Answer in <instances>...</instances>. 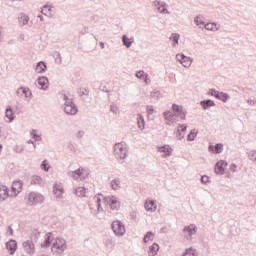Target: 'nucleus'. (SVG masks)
I'll return each instance as SVG.
<instances>
[{
	"instance_id": "nucleus-1",
	"label": "nucleus",
	"mask_w": 256,
	"mask_h": 256,
	"mask_svg": "<svg viewBox=\"0 0 256 256\" xmlns=\"http://www.w3.org/2000/svg\"><path fill=\"white\" fill-rule=\"evenodd\" d=\"M93 201L97 206L98 213L103 211V207L101 206V201L108 205L112 211H119V207H121V203L117 200L115 196H103V194H98L94 196Z\"/></svg>"
},
{
	"instance_id": "nucleus-2",
	"label": "nucleus",
	"mask_w": 256,
	"mask_h": 256,
	"mask_svg": "<svg viewBox=\"0 0 256 256\" xmlns=\"http://www.w3.org/2000/svg\"><path fill=\"white\" fill-rule=\"evenodd\" d=\"M25 199H26L27 205H29L30 207L45 203V196L35 191L29 192L28 194H26Z\"/></svg>"
},
{
	"instance_id": "nucleus-3",
	"label": "nucleus",
	"mask_w": 256,
	"mask_h": 256,
	"mask_svg": "<svg viewBox=\"0 0 256 256\" xmlns=\"http://www.w3.org/2000/svg\"><path fill=\"white\" fill-rule=\"evenodd\" d=\"M62 101H64V113L66 115H77L78 109L72 98H69L67 94H62Z\"/></svg>"
},
{
	"instance_id": "nucleus-4",
	"label": "nucleus",
	"mask_w": 256,
	"mask_h": 256,
	"mask_svg": "<svg viewBox=\"0 0 256 256\" xmlns=\"http://www.w3.org/2000/svg\"><path fill=\"white\" fill-rule=\"evenodd\" d=\"M128 152L129 150L127 149V144L123 142L114 144V157L117 159H126Z\"/></svg>"
},
{
	"instance_id": "nucleus-5",
	"label": "nucleus",
	"mask_w": 256,
	"mask_h": 256,
	"mask_svg": "<svg viewBox=\"0 0 256 256\" xmlns=\"http://www.w3.org/2000/svg\"><path fill=\"white\" fill-rule=\"evenodd\" d=\"M67 175L71 179H74V181H84V179L89 177V171L84 168H79L74 171H68Z\"/></svg>"
},
{
	"instance_id": "nucleus-6",
	"label": "nucleus",
	"mask_w": 256,
	"mask_h": 256,
	"mask_svg": "<svg viewBox=\"0 0 256 256\" xmlns=\"http://www.w3.org/2000/svg\"><path fill=\"white\" fill-rule=\"evenodd\" d=\"M67 250V241L63 238H56L55 242L52 245V251L57 253V255H61L64 251Z\"/></svg>"
},
{
	"instance_id": "nucleus-7",
	"label": "nucleus",
	"mask_w": 256,
	"mask_h": 256,
	"mask_svg": "<svg viewBox=\"0 0 256 256\" xmlns=\"http://www.w3.org/2000/svg\"><path fill=\"white\" fill-rule=\"evenodd\" d=\"M112 230L114 232V235H116V237H123V235H125L126 230H125V224H123V222H121V220H115L112 222L111 224Z\"/></svg>"
},
{
	"instance_id": "nucleus-8",
	"label": "nucleus",
	"mask_w": 256,
	"mask_h": 256,
	"mask_svg": "<svg viewBox=\"0 0 256 256\" xmlns=\"http://www.w3.org/2000/svg\"><path fill=\"white\" fill-rule=\"evenodd\" d=\"M172 111L174 112V117H179L182 121L187 119V110L182 105L173 104Z\"/></svg>"
},
{
	"instance_id": "nucleus-9",
	"label": "nucleus",
	"mask_w": 256,
	"mask_h": 256,
	"mask_svg": "<svg viewBox=\"0 0 256 256\" xmlns=\"http://www.w3.org/2000/svg\"><path fill=\"white\" fill-rule=\"evenodd\" d=\"M208 95H211V97H215V99H218L219 101H223V103H227L229 99V94L225 92H219L215 89H210Z\"/></svg>"
},
{
	"instance_id": "nucleus-10",
	"label": "nucleus",
	"mask_w": 256,
	"mask_h": 256,
	"mask_svg": "<svg viewBox=\"0 0 256 256\" xmlns=\"http://www.w3.org/2000/svg\"><path fill=\"white\" fill-rule=\"evenodd\" d=\"M176 61L181 63V65L186 68L191 67V63H193V59L189 56H185V54H177Z\"/></svg>"
},
{
	"instance_id": "nucleus-11",
	"label": "nucleus",
	"mask_w": 256,
	"mask_h": 256,
	"mask_svg": "<svg viewBox=\"0 0 256 256\" xmlns=\"http://www.w3.org/2000/svg\"><path fill=\"white\" fill-rule=\"evenodd\" d=\"M17 97H25L26 99H31L33 97V92L29 87H19L16 91Z\"/></svg>"
},
{
	"instance_id": "nucleus-12",
	"label": "nucleus",
	"mask_w": 256,
	"mask_h": 256,
	"mask_svg": "<svg viewBox=\"0 0 256 256\" xmlns=\"http://www.w3.org/2000/svg\"><path fill=\"white\" fill-rule=\"evenodd\" d=\"M23 249L28 255H34L35 254V243H33V240H27L23 242Z\"/></svg>"
},
{
	"instance_id": "nucleus-13",
	"label": "nucleus",
	"mask_w": 256,
	"mask_h": 256,
	"mask_svg": "<svg viewBox=\"0 0 256 256\" xmlns=\"http://www.w3.org/2000/svg\"><path fill=\"white\" fill-rule=\"evenodd\" d=\"M37 83L42 91H47V89H49V78H47V76L38 77Z\"/></svg>"
},
{
	"instance_id": "nucleus-14",
	"label": "nucleus",
	"mask_w": 256,
	"mask_h": 256,
	"mask_svg": "<svg viewBox=\"0 0 256 256\" xmlns=\"http://www.w3.org/2000/svg\"><path fill=\"white\" fill-rule=\"evenodd\" d=\"M5 117L7 118L6 123H13L15 121V113L11 106H6Z\"/></svg>"
},
{
	"instance_id": "nucleus-15",
	"label": "nucleus",
	"mask_w": 256,
	"mask_h": 256,
	"mask_svg": "<svg viewBox=\"0 0 256 256\" xmlns=\"http://www.w3.org/2000/svg\"><path fill=\"white\" fill-rule=\"evenodd\" d=\"M9 199V187L0 185V201H7Z\"/></svg>"
},
{
	"instance_id": "nucleus-16",
	"label": "nucleus",
	"mask_w": 256,
	"mask_h": 256,
	"mask_svg": "<svg viewBox=\"0 0 256 256\" xmlns=\"http://www.w3.org/2000/svg\"><path fill=\"white\" fill-rule=\"evenodd\" d=\"M183 233H188L189 237H193L197 233V226L195 224H190L183 228Z\"/></svg>"
},
{
	"instance_id": "nucleus-17",
	"label": "nucleus",
	"mask_w": 256,
	"mask_h": 256,
	"mask_svg": "<svg viewBox=\"0 0 256 256\" xmlns=\"http://www.w3.org/2000/svg\"><path fill=\"white\" fill-rule=\"evenodd\" d=\"M6 249L10 251V255H15V251H17V241L10 240L6 242Z\"/></svg>"
},
{
	"instance_id": "nucleus-18",
	"label": "nucleus",
	"mask_w": 256,
	"mask_h": 256,
	"mask_svg": "<svg viewBox=\"0 0 256 256\" xmlns=\"http://www.w3.org/2000/svg\"><path fill=\"white\" fill-rule=\"evenodd\" d=\"M12 190L14 191V193H17V195H19V193L23 191V181L21 180L14 181L12 184Z\"/></svg>"
},
{
	"instance_id": "nucleus-19",
	"label": "nucleus",
	"mask_w": 256,
	"mask_h": 256,
	"mask_svg": "<svg viewBox=\"0 0 256 256\" xmlns=\"http://www.w3.org/2000/svg\"><path fill=\"white\" fill-rule=\"evenodd\" d=\"M34 70L36 73H45L47 71V64L44 61H40L35 65Z\"/></svg>"
},
{
	"instance_id": "nucleus-20",
	"label": "nucleus",
	"mask_w": 256,
	"mask_h": 256,
	"mask_svg": "<svg viewBox=\"0 0 256 256\" xmlns=\"http://www.w3.org/2000/svg\"><path fill=\"white\" fill-rule=\"evenodd\" d=\"M73 193L77 197H87V189L83 186H79V187L75 188Z\"/></svg>"
},
{
	"instance_id": "nucleus-21",
	"label": "nucleus",
	"mask_w": 256,
	"mask_h": 256,
	"mask_svg": "<svg viewBox=\"0 0 256 256\" xmlns=\"http://www.w3.org/2000/svg\"><path fill=\"white\" fill-rule=\"evenodd\" d=\"M134 42L135 40L133 37L129 38L127 35L122 36V43L126 49H129Z\"/></svg>"
},
{
	"instance_id": "nucleus-22",
	"label": "nucleus",
	"mask_w": 256,
	"mask_h": 256,
	"mask_svg": "<svg viewBox=\"0 0 256 256\" xmlns=\"http://www.w3.org/2000/svg\"><path fill=\"white\" fill-rule=\"evenodd\" d=\"M158 151L159 153H164L163 157H170L173 149H171L169 145H164L162 147H158Z\"/></svg>"
},
{
	"instance_id": "nucleus-23",
	"label": "nucleus",
	"mask_w": 256,
	"mask_h": 256,
	"mask_svg": "<svg viewBox=\"0 0 256 256\" xmlns=\"http://www.w3.org/2000/svg\"><path fill=\"white\" fill-rule=\"evenodd\" d=\"M209 151L212 152V153H223V144L221 143H218L216 144L215 146L214 145H210L208 147Z\"/></svg>"
},
{
	"instance_id": "nucleus-24",
	"label": "nucleus",
	"mask_w": 256,
	"mask_h": 256,
	"mask_svg": "<svg viewBox=\"0 0 256 256\" xmlns=\"http://www.w3.org/2000/svg\"><path fill=\"white\" fill-rule=\"evenodd\" d=\"M201 107L207 111V109H209V107H215V102L211 99L208 100H202L200 102Z\"/></svg>"
},
{
	"instance_id": "nucleus-25",
	"label": "nucleus",
	"mask_w": 256,
	"mask_h": 256,
	"mask_svg": "<svg viewBox=\"0 0 256 256\" xmlns=\"http://www.w3.org/2000/svg\"><path fill=\"white\" fill-rule=\"evenodd\" d=\"M144 207L146 211H155V209H157V205H155L154 200H146Z\"/></svg>"
},
{
	"instance_id": "nucleus-26",
	"label": "nucleus",
	"mask_w": 256,
	"mask_h": 256,
	"mask_svg": "<svg viewBox=\"0 0 256 256\" xmlns=\"http://www.w3.org/2000/svg\"><path fill=\"white\" fill-rule=\"evenodd\" d=\"M18 23L20 27H25V25L29 23V16L25 14H20V16L18 17Z\"/></svg>"
},
{
	"instance_id": "nucleus-27",
	"label": "nucleus",
	"mask_w": 256,
	"mask_h": 256,
	"mask_svg": "<svg viewBox=\"0 0 256 256\" xmlns=\"http://www.w3.org/2000/svg\"><path fill=\"white\" fill-rule=\"evenodd\" d=\"M159 252V244L153 243L148 250V255L149 256H155Z\"/></svg>"
},
{
	"instance_id": "nucleus-28",
	"label": "nucleus",
	"mask_w": 256,
	"mask_h": 256,
	"mask_svg": "<svg viewBox=\"0 0 256 256\" xmlns=\"http://www.w3.org/2000/svg\"><path fill=\"white\" fill-rule=\"evenodd\" d=\"M137 125L140 131H143V129H145V117H143L142 114H137Z\"/></svg>"
},
{
	"instance_id": "nucleus-29",
	"label": "nucleus",
	"mask_w": 256,
	"mask_h": 256,
	"mask_svg": "<svg viewBox=\"0 0 256 256\" xmlns=\"http://www.w3.org/2000/svg\"><path fill=\"white\" fill-rule=\"evenodd\" d=\"M30 184L31 185H43V178H41V176L34 175V176H32Z\"/></svg>"
},
{
	"instance_id": "nucleus-30",
	"label": "nucleus",
	"mask_w": 256,
	"mask_h": 256,
	"mask_svg": "<svg viewBox=\"0 0 256 256\" xmlns=\"http://www.w3.org/2000/svg\"><path fill=\"white\" fill-rule=\"evenodd\" d=\"M52 236H53V233H51V232L46 234V238H45L44 244H42V247H44L45 249L50 247V245H51V237Z\"/></svg>"
},
{
	"instance_id": "nucleus-31",
	"label": "nucleus",
	"mask_w": 256,
	"mask_h": 256,
	"mask_svg": "<svg viewBox=\"0 0 256 256\" xmlns=\"http://www.w3.org/2000/svg\"><path fill=\"white\" fill-rule=\"evenodd\" d=\"M179 34L177 33H173L171 36H170V41H172V46L173 47H177V45H179Z\"/></svg>"
},
{
	"instance_id": "nucleus-32",
	"label": "nucleus",
	"mask_w": 256,
	"mask_h": 256,
	"mask_svg": "<svg viewBox=\"0 0 256 256\" xmlns=\"http://www.w3.org/2000/svg\"><path fill=\"white\" fill-rule=\"evenodd\" d=\"M53 193H54L55 196L61 197V195H63V190H61V186L57 185V184H54Z\"/></svg>"
},
{
	"instance_id": "nucleus-33",
	"label": "nucleus",
	"mask_w": 256,
	"mask_h": 256,
	"mask_svg": "<svg viewBox=\"0 0 256 256\" xmlns=\"http://www.w3.org/2000/svg\"><path fill=\"white\" fill-rule=\"evenodd\" d=\"M119 185H121V180H119V178H115L111 181V187L114 191H117V189H119Z\"/></svg>"
},
{
	"instance_id": "nucleus-34",
	"label": "nucleus",
	"mask_w": 256,
	"mask_h": 256,
	"mask_svg": "<svg viewBox=\"0 0 256 256\" xmlns=\"http://www.w3.org/2000/svg\"><path fill=\"white\" fill-rule=\"evenodd\" d=\"M194 22L196 23V25L199 27V29H203V27H205V21H203L202 19H201V17H199V16H196L195 18H194ZM202 25V26H201Z\"/></svg>"
},
{
	"instance_id": "nucleus-35",
	"label": "nucleus",
	"mask_w": 256,
	"mask_h": 256,
	"mask_svg": "<svg viewBox=\"0 0 256 256\" xmlns=\"http://www.w3.org/2000/svg\"><path fill=\"white\" fill-rule=\"evenodd\" d=\"M204 27L207 31H217L216 23H207V24H204Z\"/></svg>"
},
{
	"instance_id": "nucleus-36",
	"label": "nucleus",
	"mask_w": 256,
	"mask_h": 256,
	"mask_svg": "<svg viewBox=\"0 0 256 256\" xmlns=\"http://www.w3.org/2000/svg\"><path fill=\"white\" fill-rule=\"evenodd\" d=\"M214 171H215L216 175H223L225 173V168H223L218 163H216Z\"/></svg>"
},
{
	"instance_id": "nucleus-37",
	"label": "nucleus",
	"mask_w": 256,
	"mask_h": 256,
	"mask_svg": "<svg viewBox=\"0 0 256 256\" xmlns=\"http://www.w3.org/2000/svg\"><path fill=\"white\" fill-rule=\"evenodd\" d=\"M150 96L152 99H155V101H159V99H161V92L159 90H153Z\"/></svg>"
},
{
	"instance_id": "nucleus-38",
	"label": "nucleus",
	"mask_w": 256,
	"mask_h": 256,
	"mask_svg": "<svg viewBox=\"0 0 256 256\" xmlns=\"http://www.w3.org/2000/svg\"><path fill=\"white\" fill-rule=\"evenodd\" d=\"M104 245L107 247V249H113L115 247V240L107 239L105 240Z\"/></svg>"
},
{
	"instance_id": "nucleus-39",
	"label": "nucleus",
	"mask_w": 256,
	"mask_h": 256,
	"mask_svg": "<svg viewBox=\"0 0 256 256\" xmlns=\"http://www.w3.org/2000/svg\"><path fill=\"white\" fill-rule=\"evenodd\" d=\"M248 158L250 161H252V163H254V165H256V150H251L248 153Z\"/></svg>"
},
{
	"instance_id": "nucleus-40",
	"label": "nucleus",
	"mask_w": 256,
	"mask_h": 256,
	"mask_svg": "<svg viewBox=\"0 0 256 256\" xmlns=\"http://www.w3.org/2000/svg\"><path fill=\"white\" fill-rule=\"evenodd\" d=\"M183 256H197V250H195L193 248L186 249Z\"/></svg>"
},
{
	"instance_id": "nucleus-41",
	"label": "nucleus",
	"mask_w": 256,
	"mask_h": 256,
	"mask_svg": "<svg viewBox=\"0 0 256 256\" xmlns=\"http://www.w3.org/2000/svg\"><path fill=\"white\" fill-rule=\"evenodd\" d=\"M137 79H142L143 81H147V75L145 74V71L140 70L136 72Z\"/></svg>"
},
{
	"instance_id": "nucleus-42",
	"label": "nucleus",
	"mask_w": 256,
	"mask_h": 256,
	"mask_svg": "<svg viewBox=\"0 0 256 256\" xmlns=\"http://www.w3.org/2000/svg\"><path fill=\"white\" fill-rule=\"evenodd\" d=\"M195 137H197V132L195 131V129H193L187 135V141H195Z\"/></svg>"
},
{
	"instance_id": "nucleus-43",
	"label": "nucleus",
	"mask_w": 256,
	"mask_h": 256,
	"mask_svg": "<svg viewBox=\"0 0 256 256\" xmlns=\"http://www.w3.org/2000/svg\"><path fill=\"white\" fill-rule=\"evenodd\" d=\"M153 5H154L155 9H157V11H159V7H165L167 5V3L156 0L153 2Z\"/></svg>"
},
{
	"instance_id": "nucleus-44",
	"label": "nucleus",
	"mask_w": 256,
	"mask_h": 256,
	"mask_svg": "<svg viewBox=\"0 0 256 256\" xmlns=\"http://www.w3.org/2000/svg\"><path fill=\"white\" fill-rule=\"evenodd\" d=\"M30 135L34 141H41V135L37 134V130H32Z\"/></svg>"
},
{
	"instance_id": "nucleus-45",
	"label": "nucleus",
	"mask_w": 256,
	"mask_h": 256,
	"mask_svg": "<svg viewBox=\"0 0 256 256\" xmlns=\"http://www.w3.org/2000/svg\"><path fill=\"white\" fill-rule=\"evenodd\" d=\"M40 168L42 169V171H46V172L49 171L50 167H49V163L47 162V160L42 161Z\"/></svg>"
},
{
	"instance_id": "nucleus-46",
	"label": "nucleus",
	"mask_w": 256,
	"mask_h": 256,
	"mask_svg": "<svg viewBox=\"0 0 256 256\" xmlns=\"http://www.w3.org/2000/svg\"><path fill=\"white\" fill-rule=\"evenodd\" d=\"M67 147L72 153H77V147L73 142H68Z\"/></svg>"
},
{
	"instance_id": "nucleus-47",
	"label": "nucleus",
	"mask_w": 256,
	"mask_h": 256,
	"mask_svg": "<svg viewBox=\"0 0 256 256\" xmlns=\"http://www.w3.org/2000/svg\"><path fill=\"white\" fill-rule=\"evenodd\" d=\"M42 15H47L48 13H51V7L48 5H44L41 10Z\"/></svg>"
},
{
	"instance_id": "nucleus-48",
	"label": "nucleus",
	"mask_w": 256,
	"mask_h": 256,
	"mask_svg": "<svg viewBox=\"0 0 256 256\" xmlns=\"http://www.w3.org/2000/svg\"><path fill=\"white\" fill-rule=\"evenodd\" d=\"M163 115L166 121H171V119H173V114L169 111L164 112Z\"/></svg>"
},
{
	"instance_id": "nucleus-49",
	"label": "nucleus",
	"mask_w": 256,
	"mask_h": 256,
	"mask_svg": "<svg viewBox=\"0 0 256 256\" xmlns=\"http://www.w3.org/2000/svg\"><path fill=\"white\" fill-rule=\"evenodd\" d=\"M146 111H147L148 115H153V113H155V107H153V105H148L146 107Z\"/></svg>"
},
{
	"instance_id": "nucleus-50",
	"label": "nucleus",
	"mask_w": 256,
	"mask_h": 256,
	"mask_svg": "<svg viewBox=\"0 0 256 256\" xmlns=\"http://www.w3.org/2000/svg\"><path fill=\"white\" fill-rule=\"evenodd\" d=\"M158 13L169 15L171 12H169L165 7H158Z\"/></svg>"
},
{
	"instance_id": "nucleus-51",
	"label": "nucleus",
	"mask_w": 256,
	"mask_h": 256,
	"mask_svg": "<svg viewBox=\"0 0 256 256\" xmlns=\"http://www.w3.org/2000/svg\"><path fill=\"white\" fill-rule=\"evenodd\" d=\"M110 111H111V113H114L115 115H117V113H119V108L117 106H115V104H112L110 106Z\"/></svg>"
},
{
	"instance_id": "nucleus-52",
	"label": "nucleus",
	"mask_w": 256,
	"mask_h": 256,
	"mask_svg": "<svg viewBox=\"0 0 256 256\" xmlns=\"http://www.w3.org/2000/svg\"><path fill=\"white\" fill-rule=\"evenodd\" d=\"M153 237H155V234L151 231L147 232L146 235H145V239H148V241H149V239L151 241H153Z\"/></svg>"
},
{
	"instance_id": "nucleus-53",
	"label": "nucleus",
	"mask_w": 256,
	"mask_h": 256,
	"mask_svg": "<svg viewBox=\"0 0 256 256\" xmlns=\"http://www.w3.org/2000/svg\"><path fill=\"white\" fill-rule=\"evenodd\" d=\"M14 151L15 153H23V146L21 145L14 146Z\"/></svg>"
},
{
	"instance_id": "nucleus-54",
	"label": "nucleus",
	"mask_w": 256,
	"mask_h": 256,
	"mask_svg": "<svg viewBox=\"0 0 256 256\" xmlns=\"http://www.w3.org/2000/svg\"><path fill=\"white\" fill-rule=\"evenodd\" d=\"M201 183H203V185H207V183H209V176L207 175L202 176Z\"/></svg>"
},
{
	"instance_id": "nucleus-55",
	"label": "nucleus",
	"mask_w": 256,
	"mask_h": 256,
	"mask_svg": "<svg viewBox=\"0 0 256 256\" xmlns=\"http://www.w3.org/2000/svg\"><path fill=\"white\" fill-rule=\"evenodd\" d=\"M217 164L222 167V169H225V167H227V161L225 160H220L217 162Z\"/></svg>"
},
{
	"instance_id": "nucleus-56",
	"label": "nucleus",
	"mask_w": 256,
	"mask_h": 256,
	"mask_svg": "<svg viewBox=\"0 0 256 256\" xmlns=\"http://www.w3.org/2000/svg\"><path fill=\"white\" fill-rule=\"evenodd\" d=\"M178 129L182 131V133H185L187 131V125L186 124H179Z\"/></svg>"
},
{
	"instance_id": "nucleus-57",
	"label": "nucleus",
	"mask_w": 256,
	"mask_h": 256,
	"mask_svg": "<svg viewBox=\"0 0 256 256\" xmlns=\"http://www.w3.org/2000/svg\"><path fill=\"white\" fill-rule=\"evenodd\" d=\"M85 135V131L83 130H79L77 133H76V137L77 139H82V137Z\"/></svg>"
},
{
	"instance_id": "nucleus-58",
	"label": "nucleus",
	"mask_w": 256,
	"mask_h": 256,
	"mask_svg": "<svg viewBox=\"0 0 256 256\" xmlns=\"http://www.w3.org/2000/svg\"><path fill=\"white\" fill-rule=\"evenodd\" d=\"M181 132H182L181 128H178L176 135H177V137H179L180 140L183 139V137H185V135H183Z\"/></svg>"
},
{
	"instance_id": "nucleus-59",
	"label": "nucleus",
	"mask_w": 256,
	"mask_h": 256,
	"mask_svg": "<svg viewBox=\"0 0 256 256\" xmlns=\"http://www.w3.org/2000/svg\"><path fill=\"white\" fill-rule=\"evenodd\" d=\"M230 171H232V173H235V171H237V164H231Z\"/></svg>"
},
{
	"instance_id": "nucleus-60",
	"label": "nucleus",
	"mask_w": 256,
	"mask_h": 256,
	"mask_svg": "<svg viewBox=\"0 0 256 256\" xmlns=\"http://www.w3.org/2000/svg\"><path fill=\"white\" fill-rule=\"evenodd\" d=\"M247 103H248V105L253 106V105H255V104H256V100L248 99V100H247Z\"/></svg>"
},
{
	"instance_id": "nucleus-61",
	"label": "nucleus",
	"mask_w": 256,
	"mask_h": 256,
	"mask_svg": "<svg viewBox=\"0 0 256 256\" xmlns=\"http://www.w3.org/2000/svg\"><path fill=\"white\" fill-rule=\"evenodd\" d=\"M27 143H31L33 145L34 149L37 148V145L35 144V142H33V140H28Z\"/></svg>"
},
{
	"instance_id": "nucleus-62",
	"label": "nucleus",
	"mask_w": 256,
	"mask_h": 256,
	"mask_svg": "<svg viewBox=\"0 0 256 256\" xmlns=\"http://www.w3.org/2000/svg\"><path fill=\"white\" fill-rule=\"evenodd\" d=\"M8 232L10 233V235H13V228L11 226L8 227Z\"/></svg>"
},
{
	"instance_id": "nucleus-63",
	"label": "nucleus",
	"mask_w": 256,
	"mask_h": 256,
	"mask_svg": "<svg viewBox=\"0 0 256 256\" xmlns=\"http://www.w3.org/2000/svg\"><path fill=\"white\" fill-rule=\"evenodd\" d=\"M38 19H40V21H41V22H43V21H44V19H43V16H42V15H38Z\"/></svg>"
},
{
	"instance_id": "nucleus-64",
	"label": "nucleus",
	"mask_w": 256,
	"mask_h": 256,
	"mask_svg": "<svg viewBox=\"0 0 256 256\" xmlns=\"http://www.w3.org/2000/svg\"><path fill=\"white\" fill-rule=\"evenodd\" d=\"M144 243H148L149 239H145V236L143 238Z\"/></svg>"
}]
</instances>
